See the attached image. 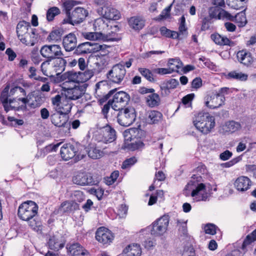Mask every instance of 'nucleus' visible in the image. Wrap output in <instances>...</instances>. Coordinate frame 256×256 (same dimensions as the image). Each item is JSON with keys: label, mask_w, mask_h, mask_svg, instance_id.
<instances>
[{"label": "nucleus", "mask_w": 256, "mask_h": 256, "mask_svg": "<svg viewBox=\"0 0 256 256\" xmlns=\"http://www.w3.org/2000/svg\"><path fill=\"white\" fill-rule=\"evenodd\" d=\"M38 208L35 202L28 200L20 204L18 209V217L23 220L27 221L28 226L33 230H36L38 226V222L35 219Z\"/></svg>", "instance_id": "obj_1"}, {"label": "nucleus", "mask_w": 256, "mask_h": 256, "mask_svg": "<svg viewBox=\"0 0 256 256\" xmlns=\"http://www.w3.org/2000/svg\"><path fill=\"white\" fill-rule=\"evenodd\" d=\"M19 40L28 46H33L36 40V30L31 28L30 23L24 20L20 22L16 26Z\"/></svg>", "instance_id": "obj_2"}, {"label": "nucleus", "mask_w": 256, "mask_h": 256, "mask_svg": "<svg viewBox=\"0 0 256 256\" xmlns=\"http://www.w3.org/2000/svg\"><path fill=\"white\" fill-rule=\"evenodd\" d=\"M196 129L204 134L210 133L215 126V118L208 112H199L193 121Z\"/></svg>", "instance_id": "obj_3"}, {"label": "nucleus", "mask_w": 256, "mask_h": 256, "mask_svg": "<svg viewBox=\"0 0 256 256\" xmlns=\"http://www.w3.org/2000/svg\"><path fill=\"white\" fill-rule=\"evenodd\" d=\"M94 139L98 144L111 143L116 139V132L112 126L107 125L97 132L94 135Z\"/></svg>", "instance_id": "obj_4"}, {"label": "nucleus", "mask_w": 256, "mask_h": 256, "mask_svg": "<svg viewBox=\"0 0 256 256\" xmlns=\"http://www.w3.org/2000/svg\"><path fill=\"white\" fill-rule=\"evenodd\" d=\"M136 118V110L132 107L121 110L117 114L118 123L124 126H128L131 125L134 122Z\"/></svg>", "instance_id": "obj_5"}, {"label": "nucleus", "mask_w": 256, "mask_h": 256, "mask_svg": "<svg viewBox=\"0 0 256 256\" xmlns=\"http://www.w3.org/2000/svg\"><path fill=\"white\" fill-rule=\"evenodd\" d=\"M126 70L122 63L114 65L106 74L109 81L116 84H120L124 80Z\"/></svg>", "instance_id": "obj_6"}, {"label": "nucleus", "mask_w": 256, "mask_h": 256, "mask_svg": "<svg viewBox=\"0 0 256 256\" xmlns=\"http://www.w3.org/2000/svg\"><path fill=\"white\" fill-rule=\"evenodd\" d=\"M169 224V217L164 215L154 221L150 229V233L154 236H160L164 234Z\"/></svg>", "instance_id": "obj_7"}, {"label": "nucleus", "mask_w": 256, "mask_h": 256, "mask_svg": "<svg viewBox=\"0 0 256 256\" xmlns=\"http://www.w3.org/2000/svg\"><path fill=\"white\" fill-rule=\"evenodd\" d=\"M84 36L88 40H91L89 42H84L79 44L77 48H82L83 46L90 47L94 46V48H108L110 46L106 44H101L96 42V40H99L101 37V34L98 32H86L84 34Z\"/></svg>", "instance_id": "obj_8"}, {"label": "nucleus", "mask_w": 256, "mask_h": 256, "mask_svg": "<svg viewBox=\"0 0 256 256\" xmlns=\"http://www.w3.org/2000/svg\"><path fill=\"white\" fill-rule=\"evenodd\" d=\"M206 106L214 109L221 106L224 104L225 97L220 94L207 95L204 98Z\"/></svg>", "instance_id": "obj_9"}, {"label": "nucleus", "mask_w": 256, "mask_h": 256, "mask_svg": "<svg viewBox=\"0 0 256 256\" xmlns=\"http://www.w3.org/2000/svg\"><path fill=\"white\" fill-rule=\"evenodd\" d=\"M99 15L109 20H118L121 18V14L118 10L107 6H104L98 8L97 10Z\"/></svg>", "instance_id": "obj_10"}, {"label": "nucleus", "mask_w": 256, "mask_h": 256, "mask_svg": "<svg viewBox=\"0 0 256 256\" xmlns=\"http://www.w3.org/2000/svg\"><path fill=\"white\" fill-rule=\"evenodd\" d=\"M87 10L82 7L76 8L68 16V22L72 25L82 22L88 16Z\"/></svg>", "instance_id": "obj_11"}, {"label": "nucleus", "mask_w": 256, "mask_h": 256, "mask_svg": "<svg viewBox=\"0 0 256 256\" xmlns=\"http://www.w3.org/2000/svg\"><path fill=\"white\" fill-rule=\"evenodd\" d=\"M114 238L112 232L104 227L99 228L96 233V238L100 242L103 244H109Z\"/></svg>", "instance_id": "obj_12"}, {"label": "nucleus", "mask_w": 256, "mask_h": 256, "mask_svg": "<svg viewBox=\"0 0 256 256\" xmlns=\"http://www.w3.org/2000/svg\"><path fill=\"white\" fill-rule=\"evenodd\" d=\"M72 180L74 184L81 186L96 185L98 182V180H94L92 176L83 173L74 176Z\"/></svg>", "instance_id": "obj_13"}, {"label": "nucleus", "mask_w": 256, "mask_h": 256, "mask_svg": "<svg viewBox=\"0 0 256 256\" xmlns=\"http://www.w3.org/2000/svg\"><path fill=\"white\" fill-rule=\"evenodd\" d=\"M192 197L197 201H206L208 198V194L206 192V186L204 184H200L191 194Z\"/></svg>", "instance_id": "obj_14"}, {"label": "nucleus", "mask_w": 256, "mask_h": 256, "mask_svg": "<svg viewBox=\"0 0 256 256\" xmlns=\"http://www.w3.org/2000/svg\"><path fill=\"white\" fill-rule=\"evenodd\" d=\"M66 99L76 100L81 98L84 94L82 86H75L72 88H68L64 90Z\"/></svg>", "instance_id": "obj_15"}, {"label": "nucleus", "mask_w": 256, "mask_h": 256, "mask_svg": "<svg viewBox=\"0 0 256 256\" xmlns=\"http://www.w3.org/2000/svg\"><path fill=\"white\" fill-rule=\"evenodd\" d=\"M252 184V181L248 177L240 176L236 179L234 186L238 191L245 192L250 188Z\"/></svg>", "instance_id": "obj_16"}, {"label": "nucleus", "mask_w": 256, "mask_h": 256, "mask_svg": "<svg viewBox=\"0 0 256 256\" xmlns=\"http://www.w3.org/2000/svg\"><path fill=\"white\" fill-rule=\"evenodd\" d=\"M76 150L74 146L70 144H64L60 148V154L64 160H68L75 156Z\"/></svg>", "instance_id": "obj_17"}, {"label": "nucleus", "mask_w": 256, "mask_h": 256, "mask_svg": "<svg viewBox=\"0 0 256 256\" xmlns=\"http://www.w3.org/2000/svg\"><path fill=\"white\" fill-rule=\"evenodd\" d=\"M108 88L106 82L105 81H100L96 84L95 94L99 98L100 104H102L108 98L107 94L105 90Z\"/></svg>", "instance_id": "obj_18"}, {"label": "nucleus", "mask_w": 256, "mask_h": 256, "mask_svg": "<svg viewBox=\"0 0 256 256\" xmlns=\"http://www.w3.org/2000/svg\"><path fill=\"white\" fill-rule=\"evenodd\" d=\"M178 84V81L174 78L164 82L160 86V94L162 96H168L170 92V90L176 88Z\"/></svg>", "instance_id": "obj_19"}, {"label": "nucleus", "mask_w": 256, "mask_h": 256, "mask_svg": "<svg viewBox=\"0 0 256 256\" xmlns=\"http://www.w3.org/2000/svg\"><path fill=\"white\" fill-rule=\"evenodd\" d=\"M51 122L56 126L58 127H68V118L66 116L58 113L52 114L51 116Z\"/></svg>", "instance_id": "obj_20"}, {"label": "nucleus", "mask_w": 256, "mask_h": 256, "mask_svg": "<svg viewBox=\"0 0 256 256\" xmlns=\"http://www.w3.org/2000/svg\"><path fill=\"white\" fill-rule=\"evenodd\" d=\"M68 251L72 256H90L89 252L78 243L71 244Z\"/></svg>", "instance_id": "obj_21"}, {"label": "nucleus", "mask_w": 256, "mask_h": 256, "mask_svg": "<svg viewBox=\"0 0 256 256\" xmlns=\"http://www.w3.org/2000/svg\"><path fill=\"white\" fill-rule=\"evenodd\" d=\"M237 58L238 60L246 66L250 65L254 59L251 54L246 49H242L237 52Z\"/></svg>", "instance_id": "obj_22"}, {"label": "nucleus", "mask_w": 256, "mask_h": 256, "mask_svg": "<svg viewBox=\"0 0 256 256\" xmlns=\"http://www.w3.org/2000/svg\"><path fill=\"white\" fill-rule=\"evenodd\" d=\"M211 38L216 44L220 46H234L236 45L235 42L232 41L226 37L222 36L218 34H214L211 35Z\"/></svg>", "instance_id": "obj_23"}, {"label": "nucleus", "mask_w": 256, "mask_h": 256, "mask_svg": "<svg viewBox=\"0 0 256 256\" xmlns=\"http://www.w3.org/2000/svg\"><path fill=\"white\" fill-rule=\"evenodd\" d=\"M218 6L212 7L209 10V15L210 18L218 16V18H226L230 19V14L224 10H220Z\"/></svg>", "instance_id": "obj_24"}, {"label": "nucleus", "mask_w": 256, "mask_h": 256, "mask_svg": "<svg viewBox=\"0 0 256 256\" xmlns=\"http://www.w3.org/2000/svg\"><path fill=\"white\" fill-rule=\"evenodd\" d=\"M125 256H140L142 250L140 246L132 244L128 246L123 251Z\"/></svg>", "instance_id": "obj_25"}, {"label": "nucleus", "mask_w": 256, "mask_h": 256, "mask_svg": "<svg viewBox=\"0 0 256 256\" xmlns=\"http://www.w3.org/2000/svg\"><path fill=\"white\" fill-rule=\"evenodd\" d=\"M62 78L63 80H66V82H74L76 83L81 82L80 72H68L62 75Z\"/></svg>", "instance_id": "obj_26"}, {"label": "nucleus", "mask_w": 256, "mask_h": 256, "mask_svg": "<svg viewBox=\"0 0 256 256\" xmlns=\"http://www.w3.org/2000/svg\"><path fill=\"white\" fill-rule=\"evenodd\" d=\"M66 61L63 58H59L56 60L52 65V70L54 72V74L58 76L60 74L65 68Z\"/></svg>", "instance_id": "obj_27"}, {"label": "nucleus", "mask_w": 256, "mask_h": 256, "mask_svg": "<svg viewBox=\"0 0 256 256\" xmlns=\"http://www.w3.org/2000/svg\"><path fill=\"white\" fill-rule=\"evenodd\" d=\"M130 26L134 30H140L144 26V20L140 17L133 16L128 20Z\"/></svg>", "instance_id": "obj_28"}, {"label": "nucleus", "mask_w": 256, "mask_h": 256, "mask_svg": "<svg viewBox=\"0 0 256 256\" xmlns=\"http://www.w3.org/2000/svg\"><path fill=\"white\" fill-rule=\"evenodd\" d=\"M78 204L72 200L65 201L62 203L60 210L62 212H70L78 208Z\"/></svg>", "instance_id": "obj_29"}, {"label": "nucleus", "mask_w": 256, "mask_h": 256, "mask_svg": "<svg viewBox=\"0 0 256 256\" xmlns=\"http://www.w3.org/2000/svg\"><path fill=\"white\" fill-rule=\"evenodd\" d=\"M64 48H76V38L74 34H70L65 36L63 40Z\"/></svg>", "instance_id": "obj_30"}, {"label": "nucleus", "mask_w": 256, "mask_h": 256, "mask_svg": "<svg viewBox=\"0 0 256 256\" xmlns=\"http://www.w3.org/2000/svg\"><path fill=\"white\" fill-rule=\"evenodd\" d=\"M228 80L234 79L238 80L245 81L248 79V75L246 74L236 71H232L225 75Z\"/></svg>", "instance_id": "obj_31"}, {"label": "nucleus", "mask_w": 256, "mask_h": 256, "mask_svg": "<svg viewBox=\"0 0 256 256\" xmlns=\"http://www.w3.org/2000/svg\"><path fill=\"white\" fill-rule=\"evenodd\" d=\"M162 117L161 112L156 110H151L148 112L146 120L150 124H154L160 121Z\"/></svg>", "instance_id": "obj_32"}, {"label": "nucleus", "mask_w": 256, "mask_h": 256, "mask_svg": "<svg viewBox=\"0 0 256 256\" xmlns=\"http://www.w3.org/2000/svg\"><path fill=\"white\" fill-rule=\"evenodd\" d=\"M168 66L172 73L174 72H179L180 70L182 68V63L179 58H177L170 59Z\"/></svg>", "instance_id": "obj_33"}, {"label": "nucleus", "mask_w": 256, "mask_h": 256, "mask_svg": "<svg viewBox=\"0 0 256 256\" xmlns=\"http://www.w3.org/2000/svg\"><path fill=\"white\" fill-rule=\"evenodd\" d=\"M56 49H40L42 55L46 58L49 59L54 58L62 55L60 50H55Z\"/></svg>", "instance_id": "obj_34"}, {"label": "nucleus", "mask_w": 256, "mask_h": 256, "mask_svg": "<svg viewBox=\"0 0 256 256\" xmlns=\"http://www.w3.org/2000/svg\"><path fill=\"white\" fill-rule=\"evenodd\" d=\"M148 106L153 108L159 105L160 103V98L159 95L154 92L148 95L146 100Z\"/></svg>", "instance_id": "obj_35"}, {"label": "nucleus", "mask_w": 256, "mask_h": 256, "mask_svg": "<svg viewBox=\"0 0 256 256\" xmlns=\"http://www.w3.org/2000/svg\"><path fill=\"white\" fill-rule=\"evenodd\" d=\"M49 248L54 250H58L64 248V243L60 242L55 236L50 238L48 242Z\"/></svg>", "instance_id": "obj_36"}, {"label": "nucleus", "mask_w": 256, "mask_h": 256, "mask_svg": "<svg viewBox=\"0 0 256 256\" xmlns=\"http://www.w3.org/2000/svg\"><path fill=\"white\" fill-rule=\"evenodd\" d=\"M72 106L68 103L66 100H63L62 104L55 109L58 114L66 115L68 114L71 110Z\"/></svg>", "instance_id": "obj_37"}, {"label": "nucleus", "mask_w": 256, "mask_h": 256, "mask_svg": "<svg viewBox=\"0 0 256 256\" xmlns=\"http://www.w3.org/2000/svg\"><path fill=\"white\" fill-rule=\"evenodd\" d=\"M256 240V229L248 234L244 240L241 248L243 251H246V247Z\"/></svg>", "instance_id": "obj_38"}, {"label": "nucleus", "mask_w": 256, "mask_h": 256, "mask_svg": "<svg viewBox=\"0 0 256 256\" xmlns=\"http://www.w3.org/2000/svg\"><path fill=\"white\" fill-rule=\"evenodd\" d=\"M100 146V144H98L96 146L90 148L88 152V155L90 158L93 159H97L100 158L102 156V151L98 148Z\"/></svg>", "instance_id": "obj_39"}, {"label": "nucleus", "mask_w": 256, "mask_h": 256, "mask_svg": "<svg viewBox=\"0 0 256 256\" xmlns=\"http://www.w3.org/2000/svg\"><path fill=\"white\" fill-rule=\"evenodd\" d=\"M242 126L238 122L234 120L230 121L226 123L225 129L226 132L230 133L234 132L241 129Z\"/></svg>", "instance_id": "obj_40"}, {"label": "nucleus", "mask_w": 256, "mask_h": 256, "mask_svg": "<svg viewBox=\"0 0 256 256\" xmlns=\"http://www.w3.org/2000/svg\"><path fill=\"white\" fill-rule=\"evenodd\" d=\"M52 66L48 62H43L41 64V70L42 74L47 76H54V72L52 70Z\"/></svg>", "instance_id": "obj_41"}, {"label": "nucleus", "mask_w": 256, "mask_h": 256, "mask_svg": "<svg viewBox=\"0 0 256 256\" xmlns=\"http://www.w3.org/2000/svg\"><path fill=\"white\" fill-rule=\"evenodd\" d=\"M60 144V143H58L56 144H50L46 146L44 149L38 152L36 156L38 158L39 157H44L46 153H48L52 151H56Z\"/></svg>", "instance_id": "obj_42"}, {"label": "nucleus", "mask_w": 256, "mask_h": 256, "mask_svg": "<svg viewBox=\"0 0 256 256\" xmlns=\"http://www.w3.org/2000/svg\"><path fill=\"white\" fill-rule=\"evenodd\" d=\"M112 100L118 102L122 104H125L128 101V94L122 91L119 92L115 94L113 96Z\"/></svg>", "instance_id": "obj_43"}, {"label": "nucleus", "mask_w": 256, "mask_h": 256, "mask_svg": "<svg viewBox=\"0 0 256 256\" xmlns=\"http://www.w3.org/2000/svg\"><path fill=\"white\" fill-rule=\"evenodd\" d=\"M160 32L162 36L172 38H178L180 34L178 32L176 31L170 30L164 26L160 28Z\"/></svg>", "instance_id": "obj_44"}, {"label": "nucleus", "mask_w": 256, "mask_h": 256, "mask_svg": "<svg viewBox=\"0 0 256 256\" xmlns=\"http://www.w3.org/2000/svg\"><path fill=\"white\" fill-rule=\"evenodd\" d=\"M138 71L139 72L148 80L150 82H154L155 79L152 72L148 68H138Z\"/></svg>", "instance_id": "obj_45"}, {"label": "nucleus", "mask_w": 256, "mask_h": 256, "mask_svg": "<svg viewBox=\"0 0 256 256\" xmlns=\"http://www.w3.org/2000/svg\"><path fill=\"white\" fill-rule=\"evenodd\" d=\"M94 70L92 69H87L84 72H80L81 83L86 82L90 79L94 74Z\"/></svg>", "instance_id": "obj_46"}, {"label": "nucleus", "mask_w": 256, "mask_h": 256, "mask_svg": "<svg viewBox=\"0 0 256 256\" xmlns=\"http://www.w3.org/2000/svg\"><path fill=\"white\" fill-rule=\"evenodd\" d=\"M79 2L74 0H67L63 3V6L66 10V15L68 16L70 14V10L76 5L78 4Z\"/></svg>", "instance_id": "obj_47"}, {"label": "nucleus", "mask_w": 256, "mask_h": 256, "mask_svg": "<svg viewBox=\"0 0 256 256\" xmlns=\"http://www.w3.org/2000/svg\"><path fill=\"white\" fill-rule=\"evenodd\" d=\"M235 22L238 24V26L242 27L247 23V20L245 13L241 12L235 16Z\"/></svg>", "instance_id": "obj_48"}, {"label": "nucleus", "mask_w": 256, "mask_h": 256, "mask_svg": "<svg viewBox=\"0 0 256 256\" xmlns=\"http://www.w3.org/2000/svg\"><path fill=\"white\" fill-rule=\"evenodd\" d=\"M60 14V9L56 6L52 7L48 10L46 12V18L48 21L53 20L55 16Z\"/></svg>", "instance_id": "obj_49"}, {"label": "nucleus", "mask_w": 256, "mask_h": 256, "mask_svg": "<svg viewBox=\"0 0 256 256\" xmlns=\"http://www.w3.org/2000/svg\"><path fill=\"white\" fill-rule=\"evenodd\" d=\"M179 32L180 34H184L186 32L187 28L186 26V18L184 16H182L179 20Z\"/></svg>", "instance_id": "obj_50"}, {"label": "nucleus", "mask_w": 256, "mask_h": 256, "mask_svg": "<svg viewBox=\"0 0 256 256\" xmlns=\"http://www.w3.org/2000/svg\"><path fill=\"white\" fill-rule=\"evenodd\" d=\"M202 80L200 78L197 77L194 78L191 83V88L197 90L202 86Z\"/></svg>", "instance_id": "obj_51"}, {"label": "nucleus", "mask_w": 256, "mask_h": 256, "mask_svg": "<svg viewBox=\"0 0 256 256\" xmlns=\"http://www.w3.org/2000/svg\"><path fill=\"white\" fill-rule=\"evenodd\" d=\"M216 226L212 224H208L205 226L204 231L206 234L214 235L216 233Z\"/></svg>", "instance_id": "obj_52"}, {"label": "nucleus", "mask_w": 256, "mask_h": 256, "mask_svg": "<svg viewBox=\"0 0 256 256\" xmlns=\"http://www.w3.org/2000/svg\"><path fill=\"white\" fill-rule=\"evenodd\" d=\"M52 103L55 110L62 104V96L60 94H57L51 98Z\"/></svg>", "instance_id": "obj_53"}, {"label": "nucleus", "mask_w": 256, "mask_h": 256, "mask_svg": "<svg viewBox=\"0 0 256 256\" xmlns=\"http://www.w3.org/2000/svg\"><path fill=\"white\" fill-rule=\"evenodd\" d=\"M111 104V108L114 110H119L120 111L121 110H124L122 108V106L124 104L117 102L114 100H108Z\"/></svg>", "instance_id": "obj_54"}, {"label": "nucleus", "mask_w": 256, "mask_h": 256, "mask_svg": "<svg viewBox=\"0 0 256 256\" xmlns=\"http://www.w3.org/2000/svg\"><path fill=\"white\" fill-rule=\"evenodd\" d=\"M136 162V160L134 157L130 158L125 160L122 166V168L123 169L126 168L129 166L133 165Z\"/></svg>", "instance_id": "obj_55"}, {"label": "nucleus", "mask_w": 256, "mask_h": 256, "mask_svg": "<svg viewBox=\"0 0 256 256\" xmlns=\"http://www.w3.org/2000/svg\"><path fill=\"white\" fill-rule=\"evenodd\" d=\"M144 146V144L140 140H138L130 144V148L132 150L140 149Z\"/></svg>", "instance_id": "obj_56"}, {"label": "nucleus", "mask_w": 256, "mask_h": 256, "mask_svg": "<svg viewBox=\"0 0 256 256\" xmlns=\"http://www.w3.org/2000/svg\"><path fill=\"white\" fill-rule=\"evenodd\" d=\"M170 10V6L165 8L161 14L155 18L156 20H160L168 16Z\"/></svg>", "instance_id": "obj_57"}, {"label": "nucleus", "mask_w": 256, "mask_h": 256, "mask_svg": "<svg viewBox=\"0 0 256 256\" xmlns=\"http://www.w3.org/2000/svg\"><path fill=\"white\" fill-rule=\"evenodd\" d=\"M247 138L244 137L243 140L240 142L236 147V152H238L244 151L246 148V143Z\"/></svg>", "instance_id": "obj_58"}, {"label": "nucleus", "mask_w": 256, "mask_h": 256, "mask_svg": "<svg viewBox=\"0 0 256 256\" xmlns=\"http://www.w3.org/2000/svg\"><path fill=\"white\" fill-rule=\"evenodd\" d=\"M60 38V32L58 30L52 32L48 37V39L51 40H57Z\"/></svg>", "instance_id": "obj_59"}, {"label": "nucleus", "mask_w": 256, "mask_h": 256, "mask_svg": "<svg viewBox=\"0 0 256 256\" xmlns=\"http://www.w3.org/2000/svg\"><path fill=\"white\" fill-rule=\"evenodd\" d=\"M232 155V152L228 150H226L220 155V158L222 160H228Z\"/></svg>", "instance_id": "obj_60"}, {"label": "nucleus", "mask_w": 256, "mask_h": 256, "mask_svg": "<svg viewBox=\"0 0 256 256\" xmlns=\"http://www.w3.org/2000/svg\"><path fill=\"white\" fill-rule=\"evenodd\" d=\"M110 108L111 104H110L109 101H108V102L102 108V112L104 115V118H108V114Z\"/></svg>", "instance_id": "obj_61"}, {"label": "nucleus", "mask_w": 256, "mask_h": 256, "mask_svg": "<svg viewBox=\"0 0 256 256\" xmlns=\"http://www.w3.org/2000/svg\"><path fill=\"white\" fill-rule=\"evenodd\" d=\"M154 72L156 74L164 75L168 74H171L170 70L169 68H158L154 70Z\"/></svg>", "instance_id": "obj_62"}, {"label": "nucleus", "mask_w": 256, "mask_h": 256, "mask_svg": "<svg viewBox=\"0 0 256 256\" xmlns=\"http://www.w3.org/2000/svg\"><path fill=\"white\" fill-rule=\"evenodd\" d=\"M194 97V94H190L184 96L182 99V102L184 104H188L191 102Z\"/></svg>", "instance_id": "obj_63"}, {"label": "nucleus", "mask_w": 256, "mask_h": 256, "mask_svg": "<svg viewBox=\"0 0 256 256\" xmlns=\"http://www.w3.org/2000/svg\"><path fill=\"white\" fill-rule=\"evenodd\" d=\"M6 54L8 56V59L10 61H12L16 56V54L12 49H6Z\"/></svg>", "instance_id": "obj_64"}]
</instances>
